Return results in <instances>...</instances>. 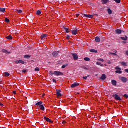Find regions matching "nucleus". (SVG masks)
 <instances>
[{"instance_id": "obj_2", "label": "nucleus", "mask_w": 128, "mask_h": 128, "mask_svg": "<svg viewBox=\"0 0 128 128\" xmlns=\"http://www.w3.org/2000/svg\"><path fill=\"white\" fill-rule=\"evenodd\" d=\"M120 80L122 82H124V84H126L128 82V78L125 77H121L120 78Z\"/></svg>"}, {"instance_id": "obj_22", "label": "nucleus", "mask_w": 128, "mask_h": 128, "mask_svg": "<svg viewBox=\"0 0 128 128\" xmlns=\"http://www.w3.org/2000/svg\"><path fill=\"white\" fill-rule=\"evenodd\" d=\"M64 30L67 32V34H68L70 32V30H68V28H66V27H64Z\"/></svg>"}, {"instance_id": "obj_56", "label": "nucleus", "mask_w": 128, "mask_h": 128, "mask_svg": "<svg viewBox=\"0 0 128 128\" xmlns=\"http://www.w3.org/2000/svg\"><path fill=\"white\" fill-rule=\"evenodd\" d=\"M108 64H110V62H108Z\"/></svg>"}, {"instance_id": "obj_20", "label": "nucleus", "mask_w": 128, "mask_h": 128, "mask_svg": "<svg viewBox=\"0 0 128 128\" xmlns=\"http://www.w3.org/2000/svg\"><path fill=\"white\" fill-rule=\"evenodd\" d=\"M121 40H128V36H125V37H121L120 38Z\"/></svg>"}, {"instance_id": "obj_30", "label": "nucleus", "mask_w": 128, "mask_h": 128, "mask_svg": "<svg viewBox=\"0 0 128 128\" xmlns=\"http://www.w3.org/2000/svg\"><path fill=\"white\" fill-rule=\"evenodd\" d=\"M37 16H40L42 14V12L38 10L36 12Z\"/></svg>"}, {"instance_id": "obj_38", "label": "nucleus", "mask_w": 128, "mask_h": 128, "mask_svg": "<svg viewBox=\"0 0 128 128\" xmlns=\"http://www.w3.org/2000/svg\"><path fill=\"white\" fill-rule=\"evenodd\" d=\"M30 58V56H28V55H26L24 56L25 58Z\"/></svg>"}, {"instance_id": "obj_51", "label": "nucleus", "mask_w": 128, "mask_h": 128, "mask_svg": "<svg viewBox=\"0 0 128 128\" xmlns=\"http://www.w3.org/2000/svg\"><path fill=\"white\" fill-rule=\"evenodd\" d=\"M76 18H78V16H80V14H76Z\"/></svg>"}, {"instance_id": "obj_29", "label": "nucleus", "mask_w": 128, "mask_h": 128, "mask_svg": "<svg viewBox=\"0 0 128 128\" xmlns=\"http://www.w3.org/2000/svg\"><path fill=\"white\" fill-rule=\"evenodd\" d=\"M40 108L42 110H44V105L40 106Z\"/></svg>"}, {"instance_id": "obj_7", "label": "nucleus", "mask_w": 128, "mask_h": 128, "mask_svg": "<svg viewBox=\"0 0 128 128\" xmlns=\"http://www.w3.org/2000/svg\"><path fill=\"white\" fill-rule=\"evenodd\" d=\"M84 18H94V16L90 14H84Z\"/></svg>"}, {"instance_id": "obj_13", "label": "nucleus", "mask_w": 128, "mask_h": 128, "mask_svg": "<svg viewBox=\"0 0 128 128\" xmlns=\"http://www.w3.org/2000/svg\"><path fill=\"white\" fill-rule=\"evenodd\" d=\"M44 120H46V122H52V120L46 117H44Z\"/></svg>"}, {"instance_id": "obj_46", "label": "nucleus", "mask_w": 128, "mask_h": 128, "mask_svg": "<svg viewBox=\"0 0 128 128\" xmlns=\"http://www.w3.org/2000/svg\"><path fill=\"white\" fill-rule=\"evenodd\" d=\"M53 82H56V80L55 79H53Z\"/></svg>"}, {"instance_id": "obj_31", "label": "nucleus", "mask_w": 128, "mask_h": 128, "mask_svg": "<svg viewBox=\"0 0 128 128\" xmlns=\"http://www.w3.org/2000/svg\"><path fill=\"white\" fill-rule=\"evenodd\" d=\"M42 102H40L36 104V106H42Z\"/></svg>"}, {"instance_id": "obj_27", "label": "nucleus", "mask_w": 128, "mask_h": 128, "mask_svg": "<svg viewBox=\"0 0 128 128\" xmlns=\"http://www.w3.org/2000/svg\"><path fill=\"white\" fill-rule=\"evenodd\" d=\"M84 60H85L86 62H90V59L88 58H84Z\"/></svg>"}, {"instance_id": "obj_59", "label": "nucleus", "mask_w": 128, "mask_h": 128, "mask_svg": "<svg viewBox=\"0 0 128 128\" xmlns=\"http://www.w3.org/2000/svg\"><path fill=\"white\" fill-rule=\"evenodd\" d=\"M124 42V44H126V42Z\"/></svg>"}, {"instance_id": "obj_35", "label": "nucleus", "mask_w": 128, "mask_h": 128, "mask_svg": "<svg viewBox=\"0 0 128 128\" xmlns=\"http://www.w3.org/2000/svg\"><path fill=\"white\" fill-rule=\"evenodd\" d=\"M98 60L99 62H104V60L102 58L98 59Z\"/></svg>"}, {"instance_id": "obj_41", "label": "nucleus", "mask_w": 128, "mask_h": 128, "mask_svg": "<svg viewBox=\"0 0 128 128\" xmlns=\"http://www.w3.org/2000/svg\"><path fill=\"white\" fill-rule=\"evenodd\" d=\"M68 66L66 65H64L62 66V68H66Z\"/></svg>"}, {"instance_id": "obj_40", "label": "nucleus", "mask_w": 128, "mask_h": 128, "mask_svg": "<svg viewBox=\"0 0 128 128\" xmlns=\"http://www.w3.org/2000/svg\"><path fill=\"white\" fill-rule=\"evenodd\" d=\"M96 64H97V66H100L102 64V63L100 62H97Z\"/></svg>"}, {"instance_id": "obj_10", "label": "nucleus", "mask_w": 128, "mask_h": 128, "mask_svg": "<svg viewBox=\"0 0 128 128\" xmlns=\"http://www.w3.org/2000/svg\"><path fill=\"white\" fill-rule=\"evenodd\" d=\"M115 32L116 34H120L124 32V31H122L120 30H117L115 31Z\"/></svg>"}, {"instance_id": "obj_36", "label": "nucleus", "mask_w": 128, "mask_h": 128, "mask_svg": "<svg viewBox=\"0 0 128 128\" xmlns=\"http://www.w3.org/2000/svg\"><path fill=\"white\" fill-rule=\"evenodd\" d=\"M35 72H40V68H35Z\"/></svg>"}, {"instance_id": "obj_53", "label": "nucleus", "mask_w": 128, "mask_h": 128, "mask_svg": "<svg viewBox=\"0 0 128 128\" xmlns=\"http://www.w3.org/2000/svg\"><path fill=\"white\" fill-rule=\"evenodd\" d=\"M126 56H128V51H126Z\"/></svg>"}, {"instance_id": "obj_39", "label": "nucleus", "mask_w": 128, "mask_h": 128, "mask_svg": "<svg viewBox=\"0 0 128 128\" xmlns=\"http://www.w3.org/2000/svg\"><path fill=\"white\" fill-rule=\"evenodd\" d=\"M117 52L116 51H115V53H114L112 54L113 56H118V54H116Z\"/></svg>"}, {"instance_id": "obj_34", "label": "nucleus", "mask_w": 128, "mask_h": 128, "mask_svg": "<svg viewBox=\"0 0 128 128\" xmlns=\"http://www.w3.org/2000/svg\"><path fill=\"white\" fill-rule=\"evenodd\" d=\"M116 70H122V68H120L119 66H117L115 68Z\"/></svg>"}, {"instance_id": "obj_54", "label": "nucleus", "mask_w": 128, "mask_h": 128, "mask_svg": "<svg viewBox=\"0 0 128 128\" xmlns=\"http://www.w3.org/2000/svg\"><path fill=\"white\" fill-rule=\"evenodd\" d=\"M100 66H101L102 67H104V64H101V65H100Z\"/></svg>"}, {"instance_id": "obj_17", "label": "nucleus", "mask_w": 128, "mask_h": 128, "mask_svg": "<svg viewBox=\"0 0 128 128\" xmlns=\"http://www.w3.org/2000/svg\"><path fill=\"white\" fill-rule=\"evenodd\" d=\"M10 74L8 72H4L3 74L4 76H10Z\"/></svg>"}, {"instance_id": "obj_52", "label": "nucleus", "mask_w": 128, "mask_h": 128, "mask_svg": "<svg viewBox=\"0 0 128 128\" xmlns=\"http://www.w3.org/2000/svg\"><path fill=\"white\" fill-rule=\"evenodd\" d=\"M13 93H14V94H16V92L14 91V92H13Z\"/></svg>"}, {"instance_id": "obj_12", "label": "nucleus", "mask_w": 128, "mask_h": 128, "mask_svg": "<svg viewBox=\"0 0 128 128\" xmlns=\"http://www.w3.org/2000/svg\"><path fill=\"white\" fill-rule=\"evenodd\" d=\"M110 2V0H102V2L103 4H106L108 2Z\"/></svg>"}, {"instance_id": "obj_8", "label": "nucleus", "mask_w": 128, "mask_h": 128, "mask_svg": "<svg viewBox=\"0 0 128 128\" xmlns=\"http://www.w3.org/2000/svg\"><path fill=\"white\" fill-rule=\"evenodd\" d=\"M72 56L74 58V60H78V54H72Z\"/></svg>"}, {"instance_id": "obj_37", "label": "nucleus", "mask_w": 128, "mask_h": 128, "mask_svg": "<svg viewBox=\"0 0 128 128\" xmlns=\"http://www.w3.org/2000/svg\"><path fill=\"white\" fill-rule=\"evenodd\" d=\"M5 21L6 22H10V20H8V18L5 19Z\"/></svg>"}, {"instance_id": "obj_49", "label": "nucleus", "mask_w": 128, "mask_h": 128, "mask_svg": "<svg viewBox=\"0 0 128 128\" xmlns=\"http://www.w3.org/2000/svg\"><path fill=\"white\" fill-rule=\"evenodd\" d=\"M26 70H24L22 71V72H24V74H26Z\"/></svg>"}, {"instance_id": "obj_16", "label": "nucleus", "mask_w": 128, "mask_h": 128, "mask_svg": "<svg viewBox=\"0 0 128 128\" xmlns=\"http://www.w3.org/2000/svg\"><path fill=\"white\" fill-rule=\"evenodd\" d=\"M52 56H54V57L58 56V52H53Z\"/></svg>"}, {"instance_id": "obj_28", "label": "nucleus", "mask_w": 128, "mask_h": 128, "mask_svg": "<svg viewBox=\"0 0 128 128\" xmlns=\"http://www.w3.org/2000/svg\"><path fill=\"white\" fill-rule=\"evenodd\" d=\"M116 74H122V72L120 70H116Z\"/></svg>"}, {"instance_id": "obj_4", "label": "nucleus", "mask_w": 128, "mask_h": 128, "mask_svg": "<svg viewBox=\"0 0 128 128\" xmlns=\"http://www.w3.org/2000/svg\"><path fill=\"white\" fill-rule=\"evenodd\" d=\"M47 38H48V34H42L41 38L42 40H46Z\"/></svg>"}, {"instance_id": "obj_9", "label": "nucleus", "mask_w": 128, "mask_h": 128, "mask_svg": "<svg viewBox=\"0 0 128 128\" xmlns=\"http://www.w3.org/2000/svg\"><path fill=\"white\" fill-rule=\"evenodd\" d=\"M79 86L80 84L78 83H74L72 85L71 88H76V86Z\"/></svg>"}, {"instance_id": "obj_21", "label": "nucleus", "mask_w": 128, "mask_h": 128, "mask_svg": "<svg viewBox=\"0 0 128 128\" xmlns=\"http://www.w3.org/2000/svg\"><path fill=\"white\" fill-rule=\"evenodd\" d=\"M112 84L113 86H116V81L114 80H112Z\"/></svg>"}, {"instance_id": "obj_58", "label": "nucleus", "mask_w": 128, "mask_h": 128, "mask_svg": "<svg viewBox=\"0 0 128 128\" xmlns=\"http://www.w3.org/2000/svg\"><path fill=\"white\" fill-rule=\"evenodd\" d=\"M84 70H86V68H84Z\"/></svg>"}, {"instance_id": "obj_44", "label": "nucleus", "mask_w": 128, "mask_h": 128, "mask_svg": "<svg viewBox=\"0 0 128 128\" xmlns=\"http://www.w3.org/2000/svg\"><path fill=\"white\" fill-rule=\"evenodd\" d=\"M66 38L67 40H70V36H67Z\"/></svg>"}, {"instance_id": "obj_32", "label": "nucleus", "mask_w": 128, "mask_h": 128, "mask_svg": "<svg viewBox=\"0 0 128 128\" xmlns=\"http://www.w3.org/2000/svg\"><path fill=\"white\" fill-rule=\"evenodd\" d=\"M116 4H120V0H113Z\"/></svg>"}, {"instance_id": "obj_47", "label": "nucleus", "mask_w": 128, "mask_h": 128, "mask_svg": "<svg viewBox=\"0 0 128 128\" xmlns=\"http://www.w3.org/2000/svg\"><path fill=\"white\" fill-rule=\"evenodd\" d=\"M66 124V121H63L62 124Z\"/></svg>"}, {"instance_id": "obj_25", "label": "nucleus", "mask_w": 128, "mask_h": 128, "mask_svg": "<svg viewBox=\"0 0 128 128\" xmlns=\"http://www.w3.org/2000/svg\"><path fill=\"white\" fill-rule=\"evenodd\" d=\"M121 64H122V66H127L126 62H121Z\"/></svg>"}, {"instance_id": "obj_42", "label": "nucleus", "mask_w": 128, "mask_h": 128, "mask_svg": "<svg viewBox=\"0 0 128 128\" xmlns=\"http://www.w3.org/2000/svg\"><path fill=\"white\" fill-rule=\"evenodd\" d=\"M124 98H126L128 99V94H125L124 95Z\"/></svg>"}, {"instance_id": "obj_45", "label": "nucleus", "mask_w": 128, "mask_h": 128, "mask_svg": "<svg viewBox=\"0 0 128 128\" xmlns=\"http://www.w3.org/2000/svg\"><path fill=\"white\" fill-rule=\"evenodd\" d=\"M50 76H54V73L52 72H50Z\"/></svg>"}, {"instance_id": "obj_6", "label": "nucleus", "mask_w": 128, "mask_h": 128, "mask_svg": "<svg viewBox=\"0 0 128 128\" xmlns=\"http://www.w3.org/2000/svg\"><path fill=\"white\" fill-rule=\"evenodd\" d=\"M56 94L58 96V98H60V96H62V94H60V92H62L60 90H56Z\"/></svg>"}, {"instance_id": "obj_50", "label": "nucleus", "mask_w": 128, "mask_h": 128, "mask_svg": "<svg viewBox=\"0 0 128 128\" xmlns=\"http://www.w3.org/2000/svg\"><path fill=\"white\" fill-rule=\"evenodd\" d=\"M0 106H4V104L0 102Z\"/></svg>"}, {"instance_id": "obj_15", "label": "nucleus", "mask_w": 128, "mask_h": 128, "mask_svg": "<svg viewBox=\"0 0 128 128\" xmlns=\"http://www.w3.org/2000/svg\"><path fill=\"white\" fill-rule=\"evenodd\" d=\"M90 52H94V54H98V50H96L94 49L90 50Z\"/></svg>"}, {"instance_id": "obj_14", "label": "nucleus", "mask_w": 128, "mask_h": 128, "mask_svg": "<svg viewBox=\"0 0 128 128\" xmlns=\"http://www.w3.org/2000/svg\"><path fill=\"white\" fill-rule=\"evenodd\" d=\"M100 78L101 80H104L106 78V74H103Z\"/></svg>"}, {"instance_id": "obj_26", "label": "nucleus", "mask_w": 128, "mask_h": 128, "mask_svg": "<svg viewBox=\"0 0 128 128\" xmlns=\"http://www.w3.org/2000/svg\"><path fill=\"white\" fill-rule=\"evenodd\" d=\"M108 12L109 14H112V11L110 9H108Z\"/></svg>"}, {"instance_id": "obj_55", "label": "nucleus", "mask_w": 128, "mask_h": 128, "mask_svg": "<svg viewBox=\"0 0 128 128\" xmlns=\"http://www.w3.org/2000/svg\"><path fill=\"white\" fill-rule=\"evenodd\" d=\"M114 53H112V52H110V53H109V54H110H110H112Z\"/></svg>"}, {"instance_id": "obj_18", "label": "nucleus", "mask_w": 128, "mask_h": 128, "mask_svg": "<svg viewBox=\"0 0 128 128\" xmlns=\"http://www.w3.org/2000/svg\"><path fill=\"white\" fill-rule=\"evenodd\" d=\"M95 40L96 42H100V38L98 37H96Z\"/></svg>"}, {"instance_id": "obj_11", "label": "nucleus", "mask_w": 128, "mask_h": 128, "mask_svg": "<svg viewBox=\"0 0 128 128\" xmlns=\"http://www.w3.org/2000/svg\"><path fill=\"white\" fill-rule=\"evenodd\" d=\"M78 30H74L72 31V34L74 36H76L78 34Z\"/></svg>"}, {"instance_id": "obj_43", "label": "nucleus", "mask_w": 128, "mask_h": 128, "mask_svg": "<svg viewBox=\"0 0 128 128\" xmlns=\"http://www.w3.org/2000/svg\"><path fill=\"white\" fill-rule=\"evenodd\" d=\"M88 76H90L83 77V78H84V80H88Z\"/></svg>"}, {"instance_id": "obj_1", "label": "nucleus", "mask_w": 128, "mask_h": 128, "mask_svg": "<svg viewBox=\"0 0 128 128\" xmlns=\"http://www.w3.org/2000/svg\"><path fill=\"white\" fill-rule=\"evenodd\" d=\"M54 76H64V74H62V72H56V71L54 72Z\"/></svg>"}, {"instance_id": "obj_5", "label": "nucleus", "mask_w": 128, "mask_h": 128, "mask_svg": "<svg viewBox=\"0 0 128 128\" xmlns=\"http://www.w3.org/2000/svg\"><path fill=\"white\" fill-rule=\"evenodd\" d=\"M16 64H24V62L22 60H18L16 62Z\"/></svg>"}, {"instance_id": "obj_57", "label": "nucleus", "mask_w": 128, "mask_h": 128, "mask_svg": "<svg viewBox=\"0 0 128 128\" xmlns=\"http://www.w3.org/2000/svg\"><path fill=\"white\" fill-rule=\"evenodd\" d=\"M42 96H44V94L42 95Z\"/></svg>"}, {"instance_id": "obj_33", "label": "nucleus", "mask_w": 128, "mask_h": 128, "mask_svg": "<svg viewBox=\"0 0 128 128\" xmlns=\"http://www.w3.org/2000/svg\"><path fill=\"white\" fill-rule=\"evenodd\" d=\"M16 12H18V14H22V10H16Z\"/></svg>"}, {"instance_id": "obj_19", "label": "nucleus", "mask_w": 128, "mask_h": 128, "mask_svg": "<svg viewBox=\"0 0 128 128\" xmlns=\"http://www.w3.org/2000/svg\"><path fill=\"white\" fill-rule=\"evenodd\" d=\"M2 52H4V54H10V52H8V51L6 50H2Z\"/></svg>"}, {"instance_id": "obj_23", "label": "nucleus", "mask_w": 128, "mask_h": 128, "mask_svg": "<svg viewBox=\"0 0 128 128\" xmlns=\"http://www.w3.org/2000/svg\"><path fill=\"white\" fill-rule=\"evenodd\" d=\"M0 12H6V8H0Z\"/></svg>"}, {"instance_id": "obj_24", "label": "nucleus", "mask_w": 128, "mask_h": 128, "mask_svg": "<svg viewBox=\"0 0 128 128\" xmlns=\"http://www.w3.org/2000/svg\"><path fill=\"white\" fill-rule=\"evenodd\" d=\"M7 40H12V35H10L9 36L6 37Z\"/></svg>"}, {"instance_id": "obj_48", "label": "nucleus", "mask_w": 128, "mask_h": 128, "mask_svg": "<svg viewBox=\"0 0 128 128\" xmlns=\"http://www.w3.org/2000/svg\"><path fill=\"white\" fill-rule=\"evenodd\" d=\"M126 72H127L128 74V69H126L124 70Z\"/></svg>"}, {"instance_id": "obj_60", "label": "nucleus", "mask_w": 128, "mask_h": 128, "mask_svg": "<svg viewBox=\"0 0 128 128\" xmlns=\"http://www.w3.org/2000/svg\"><path fill=\"white\" fill-rule=\"evenodd\" d=\"M105 66H106L105 64Z\"/></svg>"}, {"instance_id": "obj_3", "label": "nucleus", "mask_w": 128, "mask_h": 128, "mask_svg": "<svg viewBox=\"0 0 128 128\" xmlns=\"http://www.w3.org/2000/svg\"><path fill=\"white\" fill-rule=\"evenodd\" d=\"M113 98H114L116 100H122L118 94L114 95Z\"/></svg>"}]
</instances>
